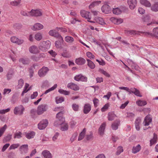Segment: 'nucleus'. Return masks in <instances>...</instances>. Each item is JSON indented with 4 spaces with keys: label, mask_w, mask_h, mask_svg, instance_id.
Instances as JSON below:
<instances>
[{
    "label": "nucleus",
    "mask_w": 158,
    "mask_h": 158,
    "mask_svg": "<svg viewBox=\"0 0 158 158\" xmlns=\"http://www.w3.org/2000/svg\"><path fill=\"white\" fill-rule=\"evenodd\" d=\"M140 32L143 34L145 36L149 37H155L156 38L158 39V36L157 35H158V26L153 28L152 33L143 31H140Z\"/></svg>",
    "instance_id": "1"
},
{
    "label": "nucleus",
    "mask_w": 158,
    "mask_h": 158,
    "mask_svg": "<svg viewBox=\"0 0 158 158\" xmlns=\"http://www.w3.org/2000/svg\"><path fill=\"white\" fill-rule=\"evenodd\" d=\"M64 112V111L63 110L60 111L57 113L56 115V117L60 122H59L58 123H56L57 122H55L54 123V126H57L58 125H61L64 122V118L63 116Z\"/></svg>",
    "instance_id": "2"
},
{
    "label": "nucleus",
    "mask_w": 158,
    "mask_h": 158,
    "mask_svg": "<svg viewBox=\"0 0 158 158\" xmlns=\"http://www.w3.org/2000/svg\"><path fill=\"white\" fill-rule=\"evenodd\" d=\"M48 109V106L47 104H43L39 105L38 107L36 112L39 115L42 114L44 112L46 111Z\"/></svg>",
    "instance_id": "3"
},
{
    "label": "nucleus",
    "mask_w": 158,
    "mask_h": 158,
    "mask_svg": "<svg viewBox=\"0 0 158 158\" xmlns=\"http://www.w3.org/2000/svg\"><path fill=\"white\" fill-rule=\"evenodd\" d=\"M25 110V108L22 105H20L18 106L15 107L14 110V113L15 114L17 115L18 114L19 115H22Z\"/></svg>",
    "instance_id": "4"
},
{
    "label": "nucleus",
    "mask_w": 158,
    "mask_h": 158,
    "mask_svg": "<svg viewBox=\"0 0 158 158\" xmlns=\"http://www.w3.org/2000/svg\"><path fill=\"white\" fill-rule=\"evenodd\" d=\"M48 124V120L47 119H43L38 124V128L40 130L44 129Z\"/></svg>",
    "instance_id": "5"
},
{
    "label": "nucleus",
    "mask_w": 158,
    "mask_h": 158,
    "mask_svg": "<svg viewBox=\"0 0 158 158\" xmlns=\"http://www.w3.org/2000/svg\"><path fill=\"white\" fill-rule=\"evenodd\" d=\"M49 71V69L47 67H44L40 69L38 72V74L40 77L44 76Z\"/></svg>",
    "instance_id": "6"
},
{
    "label": "nucleus",
    "mask_w": 158,
    "mask_h": 158,
    "mask_svg": "<svg viewBox=\"0 0 158 158\" xmlns=\"http://www.w3.org/2000/svg\"><path fill=\"white\" fill-rule=\"evenodd\" d=\"M102 12L105 14L110 13L111 11V8L109 5L105 4L101 8Z\"/></svg>",
    "instance_id": "7"
},
{
    "label": "nucleus",
    "mask_w": 158,
    "mask_h": 158,
    "mask_svg": "<svg viewBox=\"0 0 158 158\" xmlns=\"http://www.w3.org/2000/svg\"><path fill=\"white\" fill-rule=\"evenodd\" d=\"M80 14L82 17L85 18L87 19L90 20L91 18L90 13L89 12L85 10H81L80 11Z\"/></svg>",
    "instance_id": "8"
},
{
    "label": "nucleus",
    "mask_w": 158,
    "mask_h": 158,
    "mask_svg": "<svg viewBox=\"0 0 158 158\" xmlns=\"http://www.w3.org/2000/svg\"><path fill=\"white\" fill-rule=\"evenodd\" d=\"M14 74V69L12 68L10 69L6 75L7 80L8 81L11 80Z\"/></svg>",
    "instance_id": "9"
},
{
    "label": "nucleus",
    "mask_w": 158,
    "mask_h": 158,
    "mask_svg": "<svg viewBox=\"0 0 158 158\" xmlns=\"http://www.w3.org/2000/svg\"><path fill=\"white\" fill-rule=\"evenodd\" d=\"M10 40L11 42L17 44L18 45L22 44L23 42V40L19 39L15 36H12L10 38Z\"/></svg>",
    "instance_id": "10"
},
{
    "label": "nucleus",
    "mask_w": 158,
    "mask_h": 158,
    "mask_svg": "<svg viewBox=\"0 0 158 158\" xmlns=\"http://www.w3.org/2000/svg\"><path fill=\"white\" fill-rule=\"evenodd\" d=\"M127 3L130 9L133 10L136 5V0H127Z\"/></svg>",
    "instance_id": "11"
},
{
    "label": "nucleus",
    "mask_w": 158,
    "mask_h": 158,
    "mask_svg": "<svg viewBox=\"0 0 158 158\" xmlns=\"http://www.w3.org/2000/svg\"><path fill=\"white\" fill-rule=\"evenodd\" d=\"M29 13H30V16H40L42 15V12L38 10H32Z\"/></svg>",
    "instance_id": "12"
},
{
    "label": "nucleus",
    "mask_w": 158,
    "mask_h": 158,
    "mask_svg": "<svg viewBox=\"0 0 158 158\" xmlns=\"http://www.w3.org/2000/svg\"><path fill=\"white\" fill-rule=\"evenodd\" d=\"M91 110V106L89 103H86L85 104L84 107L83 113L85 114H88Z\"/></svg>",
    "instance_id": "13"
},
{
    "label": "nucleus",
    "mask_w": 158,
    "mask_h": 158,
    "mask_svg": "<svg viewBox=\"0 0 158 158\" xmlns=\"http://www.w3.org/2000/svg\"><path fill=\"white\" fill-rule=\"evenodd\" d=\"M68 88L75 91H77L79 89V87L76 84L73 83H69L67 85Z\"/></svg>",
    "instance_id": "14"
},
{
    "label": "nucleus",
    "mask_w": 158,
    "mask_h": 158,
    "mask_svg": "<svg viewBox=\"0 0 158 158\" xmlns=\"http://www.w3.org/2000/svg\"><path fill=\"white\" fill-rule=\"evenodd\" d=\"M19 150L21 153H27L28 150V145L27 144H24L22 145L19 148Z\"/></svg>",
    "instance_id": "15"
},
{
    "label": "nucleus",
    "mask_w": 158,
    "mask_h": 158,
    "mask_svg": "<svg viewBox=\"0 0 158 158\" xmlns=\"http://www.w3.org/2000/svg\"><path fill=\"white\" fill-rule=\"evenodd\" d=\"M75 63L79 65L84 64L85 62V60L82 57H80L76 59L75 60Z\"/></svg>",
    "instance_id": "16"
},
{
    "label": "nucleus",
    "mask_w": 158,
    "mask_h": 158,
    "mask_svg": "<svg viewBox=\"0 0 158 158\" xmlns=\"http://www.w3.org/2000/svg\"><path fill=\"white\" fill-rule=\"evenodd\" d=\"M106 126V123L105 122H104L101 125L99 128L98 132L100 135H102L104 134Z\"/></svg>",
    "instance_id": "17"
},
{
    "label": "nucleus",
    "mask_w": 158,
    "mask_h": 158,
    "mask_svg": "<svg viewBox=\"0 0 158 158\" xmlns=\"http://www.w3.org/2000/svg\"><path fill=\"white\" fill-rule=\"evenodd\" d=\"M120 124V121L119 119L115 120L112 124L111 127L113 130H116L118 128V126Z\"/></svg>",
    "instance_id": "18"
},
{
    "label": "nucleus",
    "mask_w": 158,
    "mask_h": 158,
    "mask_svg": "<svg viewBox=\"0 0 158 158\" xmlns=\"http://www.w3.org/2000/svg\"><path fill=\"white\" fill-rule=\"evenodd\" d=\"M29 52L33 54H36L39 52L38 48L35 45L30 47L29 48Z\"/></svg>",
    "instance_id": "19"
},
{
    "label": "nucleus",
    "mask_w": 158,
    "mask_h": 158,
    "mask_svg": "<svg viewBox=\"0 0 158 158\" xmlns=\"http://www.w3.org/2000/svg\"><path fill=\"white\" fill-rule=\"evenodd\" d=\"M131 93H133L137 96L142 97V95L140 94L139 91L136 88H131L130 89Z\"/></svg>",
    "instance_id": "20"
},
{
    "label": "nucleus",
    "mask_w": 158,
    "mask_h": 158,
    "mask_svg": "<svg viewBox=\"0 0 158 158\" xmlns=\"http://www.w3.org/2000/svg\"><path fill=\"white\" fill-rule=\"evenodd\" d=\"M152 121V118L149 115L146 116L144 119L143 123L145 126H148Z\"/></svg>",
    "instance_id": "21"
},
{
    "label": "nucleus",
    "mask_w": 158,
    "mask_h": 158,
    "mask_svg": "<svg viewBox=\"0 0 158 158\" xmlns=\"http://www.w3.org/2000/svg\"><path fill=\"white\" fill-rule=\"evenodd\" d=\"M110 20L114 24H119L123 22V20L121 19H118L114 17H112L110 19Z\"/></svg>",
    "instance_id": "22"
},
{
    "label": "nucleus",
    "mask_w": 158,
    "mask_h": 158,
    "mask_svg": "<svg viewBox=\"0 0 158 158\" xmlns=\"http://www.w3.org/2000/svg\"><path fill=\"white\" fill-rule=\"evenodd\" d=\"M42 154L44 156V158H52V154L50 152L47 150L43 151L42 153Z\"/></svg>",
    "instance_id": "23"
},
{
    "label": "nucleus",
    "mask_w": 158,
    "mask_h": 158,
    "mask_svg": "<svg viewBox=\"0 0 158 158\" xmlns=\"http://www.w3.org/2000/svg\"><path fill=\"white\" fill-rule=\"evenodd\" d=\"M43 28V26L40 23H35L32 28V30L36 31L40 30Z\"/></svg>",
    "instance_id": "24"
},
{
    "label": "nucleus",
    "mask_w": 158,
    "mask_h": 158,
    "mask_svg": "<svg viewBox=\"0 0 158 158\" xmlns=\"http://www.w3.org/2000/svg\"><path fill=\"white\" fill-rule=\"evenodd\" d=\"M141 149V147L139 144H138L136 146L133 147L132 152L134 154L136 153L139 152Z\"/></svg>",
    "instance_id": "25"
},
{
    "label": "nucleus",
    "mask_w": 158,
    "mask_h": 158,
    "mask_svg": "<svg viewBox=\"0 0 158 158\" xmlns=\"http://www.w3.org/2000/svg\"><path fill=\"white\" fill-rule=\"evenodd\" d=\"M86 60L87 62V65L91 69H94L95 67V65L94 64L91 60L87 59Z\"/></svg>",
    "instance_id": "26"
},
{
    "label": "nucleus",
    "mask_w": 158,
    "mask_h": 158,
    "mask_svg": "<svg viewBox=\"0 0 158 158\" xmlns=\"http://www.w3.org/2000/svg\"><path fill=\"white\" fill-rule=\"evenodd\" d=\"M35 135L34 132L32 131L29 133H26L25 136L28 139H30L34 138Z\"/></svg>",
    "instance_id": "27"
},
{
    "label": "nucleus",
    "mask_w": 158,
    "mask_h": 158,
    "mask_svg": "<svg viewBox=\"0 0 158 158\" xmlns=\"http://www.w3.org/2000/svg\"><path fill=\"white\" fill-rule=\"evenodd\" d=\"M19 62L22 63L24 65H28L29 63V61L28 58H21L19 59Z\"/></svg>",
    "instance_id": "28"
},
{
    "label": "nucleus",
    "mask_w": 158,
    "mask_h": 158,
    "mask_svg": "<svg viewBox=\"0 0 158 158\" xmlns=\"http://www.w3.org/2000/svg\"><path fill=\"white\" fill-rule=\"evenodd\" d=\"M140 3L146 7H150L151 6L150 2L147 0H140Z\"/></svg>",
    "instance_id": "29"
},
{
    "label": "nucleus",
    "mask_w": 158,
    "mask_h": 158,
    "mask_svg": "<svg viewBox=\"0 0 158 158\" xmlns=\"http://www.w3.org/2000/svg\"><path fill=\"white\" fill-rule=\"evenodd\" d=\"M116 116V115L113 112H109L108 114V119L109 121H112Z\"/></svg>",
    "instance_id": "30"
},
{
    "label": "nucleus",
    "mask_w": 158,
    "mask_h": 158,
    "mask_svg": "<svg viewBox=\"0 0 158 158\" xmlns=\"http://www.w3.org/2000/svg\"><path fill=\"white\" fill-rule=\"evenodd\" d=\"M151 10L155 12L158 11V2H155L154 4L151 6Z\"/></svg>",
    "instance_id": "31"
},
{
    "label": "nucleus",
    "mask_w": 158,
    "mask_h": 158,
    "mask_svg": "<svg viewBox=\"0 0 158 158\" xmlns=\"http://www.w3.org/2000/svg\"><path fill=\"white\" fill-rule=\"evenodd\" d=\"M141 122V120L139 118H136L135 121V127L137 131L140 130L139 124Z\"/></svg>",
    "instance_id": "32"
},
{
    "label": "nucleus",
    "mask_w": 158,
    "mask_h": 158,
    "mask_svg": "<svg viewBox=\"0 0 158 158\" xmlns=\"http://www.w3.org/2000/svg\"><path fill=\"white\" fill-rule=\"evenodd\" d=\"M35 66L36 65L35 64H33L32 66H31L29 69V76L31 78L33 77V74L34 73L33 69H34L35 68Z\"/></svg>",
    "instance_id": "33"
},
{
    "label": "nucleus",
    "mask_w": 158,
    "mask_h": 158,
    "mask_svg": "<svg viewBox=\"0 0 158 158\" xmlns=\"http://www.w3.org/2000/svg\"><path fill=\"white\" fill-rule=\"evenodd\" d=\"M53 37L58 39L59 40H61L62 42H64V40L62 36L56 31L55 32Z\"/></svg>",
    "instance_id": "34"
},
{
    "label": "nucleus",
    "mask_w": 158,
    "mask_h": 158,
    "mask_svg": "<svg viewBox=\"0 0 158 158\" xmlns=\"http://www.w3.org/2000/svg\"><path fill=\"white\" fill-rule=\"evenodd\" d=\"M53 37L58 39L59 40H61L62 42H64V40L62 36L56 31L55 32Z\"/></svg>",
    "instance_id": "35"
},
{
    "label": "nucleus",
    "mask_w": 158,
    "mask_h": 158,
    "mask_svg": "<svg viewBox=\"0 0 158 158\" xmlns=\"http://www.w3.org/2000/svg\"><path fill=\"white\" fill-rule=\"evenodd\" d=\"M42 44L46 48V49H48L50 47L51 44L48 40L47 41H43L42 42Z\"/></svg>",
    "instance_id": "36"
},
{
    "label": "nucleus",
    "mask_w": 158,
    "mask_h": 158,
    "mask_svg": "<svg viewBox=\"0 0 158 158\" xmlns=\"http://www.w3.org/2000/svg\"><path fill=\"white\" fill-rule=\"evenodd\" d=\"M65 40L68 43H72L74 41V39L71 36H67L65 38Z\"/></svg>",
    "instance_id": "37"
},
{
    "label": "nucleus",
    "mask_w": 158,
    "mask_h": 158,
    "mask_svg": "<svg viewBox=\"0 0 158 158\" xmlns=\"http://www.w3.org/2000/svg\"><path fill=\"white\" fill-rule=\"evenodd\" d=\"M57 84H55L53 86L45 91L44 94H46L50 91L54 90L57 87Z\"/></svg>",
    "instance_id": "38"
},
{
    "label": "nucleus",
    "mask_w": 158,
    "mask_h": 158,
    "mask_svg": "<svg viewBox=\"0 0 158 158\" xmlns=\"http://www.w3.org/2000/svg\"><path fill=\"white\" fill-rule=\"evenodd\" d=\"M57 84H55L53 86L45 91L44 94H46L50 91L54 90L57 87Z\"/></svg>",
    "instance_id": "39"
},
{
    "label": "nucleus",
    "mask_w": 158,
    "mask_h": 158,
    "mask_svg": "<svg viewBox=\"0 0 158 158\" xmlns=\"http://www.w3.org/2000/svg\"><path fill=\"white\" fill-rule=\"evenodd\" d=\"M154 137L153 139L150 140V146H151L152 145L155 144L156 142V139L157 138V135L154 133Z\"/></svg>",
    "instance_id": "40"
},
{
    "label": "nucleus",
    "mask_w": 158,
    "mask_h": 158,
    "mask_svg": "<svg viewBox=\"0 0 158 158\" xmlns=\"http://www.w3.org/2000/svg\"><path fill=\"white\" fill-rule=\"evenodd\" d=\"M113 13L116 15H118L121 14L122 11L118 8H116L114 9H113Z\"/></svg>",
    "instance_id": "41"
},
{
    "label": "nucleus",
    "mask_w": 158,
    "mask_h": 158,
    "mask_svg": "<svg viewBox=\"0 0 158 158\" xmlns=\"http://www.w3.org/2000/svg\"><path fill=\"white\" fill-rule=\"evenodd\" d=\"M7 127V125L5 124L3 127L0 128V137H1L4 133Z\"/></svg>",
    "instance_id": "42"
},
{
    "label": "nucleus",
    "mask_w": 158,
    "mask_h": 158,
    "mask_svg": "<svg viewBox=\"0 0 158 158\" xmlns=\"http://www.w3.org/2000/svg\"><path fill=\"white\" fill-rule=\"evenodd\" d=\"M136 104L139 106H143L146 105L147 103L145 101L139 100L136 102Z\"/></svg>",
    "instance_id": "43"
},
{
    "label": "nucleus",
    "mask_w": 158,
    "mask_h": 158,
    "mask_svg": "<svg viewBox=\"0 0 158 158\" xmlns=\"http://www.w3.org/2000/svg\"><path fill=\"white\" fill-rule=\"evenodd\" d=\"M99 71L102 74L104 75L106 77H110V75L107 72L102 69H100L99 70Z\"/></svg>",
    "instance_id": "44"
},
{
    "label": "nucleus",
    "mask_w": 158,
    "mask_h": 158,
    "mask_svg": "<svg viewBox=\"0 0 158 158\" xmlns=\"http://www.w3.org/2000/svg\"><path fill=\"white\" fill-rule=\"evenodd\" d=\"M24 84V81L22 79H20L18 81L17 87L18 88L20 89L22 88Z\"/></svg>",
    "instance_id": "45"
},
{
    "label": "nucleus",
    "mask_w": 158,
    "mask_h": 158,
    "mask_svg": "<svg viewBox=\"0 0 158 158\" xmlns=\"http://www.w3.org/2000/svg\"><path fill=\"white\" fill-rule=\"evenodd\" d=\"M101 2V1H95L92 3L89 6V8L90 9L98 5Z\"/></svg>",
    "instance_id": "46"
},
{
    "label": "nucleus",
    "mask_w": 158,
    "mask_h": 158,
    "mask_svg": "<svg viewBox=\"0 0 158 158\" xmlns=\"http://www.w3.org/2000/svg\"><path fill=\"white\" fill-rule=\"evenodd\" d=\"M73 110L75 111H77L79 110V106L78 104L73 103L72 106Z\"/></svg>",
    "instance_id": "47"
},
{
    "label": "nucleus",
    "mask_w": 158,
    "mask_h": 158,
    "mask_svg": "<svg viewBox=\"0 0 158 158\" xmlns=\"http://www.w3.org/2000/svg\"><path fill=\"white\" fill-rule=\"evenodd\" d=\"M97 22L100 24L102 25H104L106 24L103 19L101 17H98L97 19Z\"/></svg>",
    "instance_id": "48"
},
{
    "label": "nucleus",
    "mask_w": 158,
    "mask_h": 158,
    "mask_svg": "<svg viewBox=\"0 0 158 158\" xmlns=\"http://www.w3.org/2000/svg\"><path fill=\"white\" fill-rule=\"evenodd\" d=\"M63 42H62L61 40H59L58 41H56L55 42V45L56 48H60L61 47V44Z\"/></svg>",
    "instance_id": "49"
},
{
    "label": "nucleus",
    "mask_w": 158,
    "mask_h": 158,
    "mask_svg": "<svg viewBox=\"0 0 158 158\" xmlns=\"http://www.w3.org/2000/svg\"><path fill=\"white\" fill-rule=\"evenodd\" d=\"M21 0H18V1H14L11 2L10 4L13 6H17L19 5L21 2Z\"/></svg>",
    "instance_id": "50"
},
{
    "label": "nucleus",
    "mask_w": 158,
    "mask_h": 158,
    "mask_svg": "<svg viewBox=\"0 0 158 158\" xmlns=\"http://www.w3.org/2000/svg\"><path fill=\"white\" fill-rule=\"evenodd\" d=\"M110 106V104L109 103L105 104L104 106L101 108V110L102 112H104L108 109Z\"/></svg>",
    "instance_id": "51"
},
{
    "label": "nucleus",
    "mask_w": 158,
    "mask_h": 158,
    "mask_svg": "<svg viewBox=\"0 0 158 158\" xmlns=\"http://www.w3.org/2000/svg\"><path fill=\"white\" fill-rule=\"evenodd\" d=\"M22 133L20 131L17 132L14 134V138H17L19 139L22 137Z\"/></svg>",
    "instance_id": "52"
},
{
    "label": "nucleus",
    "mask_w": 158,
    "mask_h": 158,
    "mask_svg": "<svg viewBox=\"0 0 158 158\" xmlns=\"http://www.w3.org/2000/svg\"><path fill=\"white\" fill-rule=\"evenodd\" d=\"M58 92L60 93L63 94L64 95H68L69 94L70 92L69 91L66 90H64L62 89H60L58 90Z\"/></svg>",
    "instance_id": "53"
},
{
    "label": "nucleus",
    "mask_w": 158,
    "mask_h": 158,
    "mask_svg": "<svg viewBox=\"0 0 158 158\" xmlns=\"http://www.w3.org/2000/svg\"><path fill=\"white\" fill-rule=\"evenodd\" d=\"M35 39L38 41L40 40L42 38V36L40 33H38L35 35Z\"/></svg>",
    "instance_id": "54"
},
{
    "label": "nucleus",
    "mask_w": 158,
    "mask_h": 158,
    "mask_svg": "<svg viewBox=\"0 0 158 158\" xmlns=\"http://www.w3.org/2000/svg\"><path fill=\"white\" fill-rule=\"evenodd\" d=\"M117 151L116 152L117 155H119L123 151V148L121 146H119L117 148Z\"/></svg>",
    "instance_id": "55"
},
{
    "label": "nucleus",
    "mask_w": 158,
    "mask_h": 158,
    "mask_svg": "<svg viewBox=\"0 0 158 158\" xmlns=\"http://www.w3.org/2000/svg\"><path fill=\"white\" fill-rule=\"evenodd\" d=\"M20 14L23 16H27L29 17L30 16V13L29 12L27 13L25 11L22 10L20 12Z\"/></svg>",
    "instance_id": "56"
},
{
    "label": "nucleus",
    "mask_w": 158,
    "mask_h": 158,
    "mask_svg": "<svg viewBox=\"0 0 158 158\" xmlns=\"http://www.w3.org/2000/svg\"><path fill=\"white\" fill-rule=\"evenodd\" d=\"M87 56L91 59H94L95 57V56L94 55L90 52H88L86 53Z\"/></svg>",
    "instance_id": "57"
},
{
    "label": "nucleus",
    "mask_w": 158,
    "mask_h": 158,
    "mask_svg": "<svg viewBox=\"0 0 158 158\" xmlns=\"http://www.w3.org/2000/svg\"><path fill=\"white\" fill-rule=\"evenodd\" d=\"M11 135H8L6 136L4 138L3 141L6 142L10 141L11 138Z\"/></svg>",
    "instance_id": "58"
},
{
    "label": "nucleus",
    "mask_w": 158,
    "mask_h": 158,
    "mask_svg": "<svg viewBox=\"0 0 158 158\" xmlns=\"http://www.w3.org/2000/svg\"><path fill=\"white\" fill-rule=\"evenodd\" d=\"M10 110V108H8L5 110H0V114H4L6 113L9 112Z\"/></svg>",
    "instance_id": "59"
},
{
    "label": "nucleus",
    "mask_w": 158,
    "mask_h": 158,
    "mask_svg": "<svg viewBox=\"0 0 158 158\" xmlns=\"http://www.w3.org/2000/svg\"><path fill=\"white\" fill-rule=\"evenodd\" d=\"M93 102L95 107H97L99 102L98 99L96 98H94L93 100Z\"/></svg>",
    "instance_id": "60"
},
{
    "label": "nucleus",
    "mask_w": 158,
    "mask_h": 158,
    "mask_svg": "<svg viewBox=\"0 0 158 158\" xmlns=\"http://www.w3.org/2000/svg\"><path fill=\"white\" fill-rule=\"evenodd\" d=\"M142 21L144 23H148L150 20L149 17L148 16H145L142 19Z\"/></svg>",
    "instance_id": "61"
},
{
    "label": "nucleus",
    "mask_w": 158,
    "mask_h": 158,
    "mask_svg": "<svg viewBox=\"0 0 158 158\" xmlns=\"http://www.w3.org/2000/svg\"><path fill=\"white\" fill-rule=\"evenodd\" d=\"M68 128V125L67 124H66L61 127L60 130L62 131H64L67 130Z\"/></svg>",
    "instance_id": "62"
},
{
    "label": "nucleus",
    "mask_w": 158,
    "mask_h": 158,
    "mask_svg": "<svg viewBox=\"0 0 158 158\" xmlns=\"http://www.w3.org/2000/svg\"><path fill=\"white\" fill-rule=\"evenodd\" d=\"M19 146V143L13 144L10 146L9 148L10 149H15L17 148Z\"/></svg>",
    "instance_id": "63"
},
{
    "label": "nucleus",
    "mask_w": 158,
    "mask_h": 158,
    "mask_svg": "<svg viewBox=\"0 0 158 158\" xmlns=\"http://www.w3.org/2000/svg\"><path fill=\"white\" fill-rule=\"evenodd\" d=\"M39 49L43 52L46 51L47 50L45 46H44L42 44L39 46Z\"/></svg>",
    "instance_id": "64"
}]
</instances>
